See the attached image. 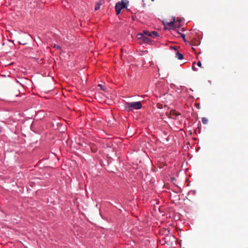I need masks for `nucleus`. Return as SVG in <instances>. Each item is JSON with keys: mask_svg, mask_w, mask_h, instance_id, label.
<instances>
[{"mask_svg": "<svg viewBox=\"0 0 248 248\" xmlns=\"http://www.w3.org/2000/svg\"><path fill=\"white\" fill-rule=\"evenodd\" d=\"M104 0H99L98 1L96 2L95 5L94 7V11H97L99 10L100 8V6L102 5L103 3Z\"/></svg>", "mask_w": 248, "mask_h": 248, "instance_id": "423d86ee", "label": "nucleus"}, {"mask_svg": "<svg viewBox=\"0 0 248 248\" xmlns=\"http://www.w3.org/2000/svg\"><path fill=\"white\" fill-rule=\"evenodd\" d=\"M19 44L20 45H26V43H22V42H19Z\"/></svg>", "mask_w": 248, "mask_h": 248, "instance_id": "f8f14e48", "label": "nucleus"}, {"mask_svg": "<svg viewBox=\"0 0 248 248\" xmlns=\"http://www.w3.org/2000/svg\"><path fill=\"white\" fill-rule=\"evenodd\" d=\"M178 22H179L178 28H180V26H181V25H180V22H181V20H180V19L177 20L176 21V22H175V23H176V24H177Z\"/></svg>", "mask_w": 248, "mask_h": 248, "instance_id": "1a4fd4ad", "label": "nucleus"}, {"mask_svg": "<svg viewBox=\"0 0 248 248\" xmlns=\"http://www.w3.org/2000/svg\"><path fill=\"white\" fill-rule=\"evenodd\" d=\"M192 49H193L194 51H195V48H194V47H192Z\"/></svg>", "mask_w": 248, "mask_h": 248, "instance_id": "dca6fc26", "label": "nucleus"}, {"mask_svg": "<svg viewBox=\"0 0 248 248\" xmlns=\"http://www.w3.org/2000/svg\"><path fill=\"white\" fill-rule=\"evenodd\" d=\"M137 37L143 43L151 45H154L153 42L158 41L161 39L158 33L156 31L150 32L143 31L141 33L137 34Z\"/></svg>", "mask_w": 248, "mask_h": 248, "instance_id": "f257e3e1", "label": "nucleus"}, {"mask_svg": "<svg viewBox=\"0 0 248 248\" xmlns=\"http://www.w3.org/2000/svg\"><path fill=\"white\" fill-rule=\"evenodd\" d=\"M54 47H56V46H58V45H54Z\"/></svg>", "mask_w": 248, "mask_h": 248, "instance_id": "2eb2a0df", "label": "nucleus"}, {"mask_svg": "<svg viewBox=\"0 0 248 248\" xmlns=\"http://www.w3.org/2000/svg\"><path fill=\"white\" fill-rule=\"evenodd\" d=\"M192 69H193V70H194V71H196V70H197L196 68L194 67V66H192Z\"/></svg>", "mask_w": 248, "mask_h": 248, "instance_id": "ddd939ff", "label": "nucleus"}, {"mask_svg": "<svg viewBox=\"0 0 248 248\" xmlns=\"http://www.w3.org/2000/svg\"><path fill=\"white\" fill-rule=\"evenodd\" d=\"M208 121V119L205 117H203V118H202V122L203 124H207Z\"/></svg>", "mask_w": 248, "mask_h": 248, "instance_id": "6e6552de", "label": "nucleus"}, {"mask_svg": "<svg viewBox=\"0 0 248 248\" xmlns=\"http://www.w3.org/2000/svg\"><path fill=\"white\" fill-rule=\"evenodd\" d=\"M57 48L59 50H61V47H57Z\"/></svg>", "mask_w": 248, "mask_h": 248, "instance_id": "4468645a", "label": "nucleus"}, {"mask_svg": "<svg viewBox=\"0 0 248 248\" xmlns=\"http://www.w3.org/2000/svg\"><path fill=\"white\" fill-rule=\"evenodd\" d=\"M197 65L200 67H202V63L200 61H199L197 63Z\"/></svg>", "mask_w": 248, "mask_h": 248, "instance_id": "9d476101", "label": "nucleus"}, {"mask_svg": "<svg viewBox=\"0 0 248 248\" xmlns=\"http://www.w3.org/2000/svg\"><path fill=\"white\" fill-rule=\"evenodd\" d=\"M170 115L175 116H179L180 115V113L178 112L173 109L170 111Z\"/></svg>", "mask_w": 248, "mask_h": 248, "instance_id": "0eeeda50", "label": "nucleus"}, {"mask_svg": "<svg viewBox=\"0 0 248 248\" xmlns=\"http://www.w3.org/2000/svg\"><path fill=\"white\" fill-rule=\"evenodd\" d=\"M141 107L142 105L140 102H126L125 104V108L129 109H131V108L139 109Z\"/></svg>", "mask_w": 248, "mask_h": 248, "instance_id": "7ed1b4c3", "label": "nucleus"}, {"mask_svg": "<svg viewBox=\"0 0 248 248\" xmlns=\"http://www.w3.org/2000/svg\"><path fill=\"white\" fill-rule=\"evenodd\" d=\"M98 86L100 87L101 89L102 90H105V88H104V86L101 85V84H99L98 85Z\"/></svg>", "mask_w": 248, "mask_h": 248, "instance_id": "9b49d317", "label": "nucleus"}, {"mask_svg": "<svg viewBox=\"0 0 248 248\" xmlns=\"http://www.w3.org/2000/svg\"><path fill=\"white\" fill-rule=\"evenodd\" d=\"M175 17H172V20L171 21L167 23V25L168 26V27H167L165 23L164 22H163L165 29V30H167V29H172V30L176 29L177 27H176V26L175 24Z\"/></svg>", "mask_w": 248, "mask_h": 248, "instance_id": "20e7f679", "label": "nucleus"}, {"mask_svg": "<svg viewBox=\"0 0 248 248\" xmlns=\"http://www.w3.org/2000/svg\"><path fill=\"white\" fill-rule=\"evenodd\" d=\"M173 49V50L175 51V58H177L178 60H182L184 58L183 55L179 51L177 50V49L176 48V47H171Z\"/></svg>", "mask_w": 248, "mask_h": 248, "instance_id": "39448f33", "label": "nucleus"}, {"mask_svg": "<svg viewBox=\"0 0 248 248\" xmlns=\"http://www.w3.org/2000/svg\"><path fill=\"white\" fill-rule=\"evenodd\" d=\"M128 4L127 0H121V1H119L116 3L115 5V10L116 11V15L118 16L122 9L127 8V6Z\"/></svg>", "mask_w": 248, "mask_h": 248, "instance_id": "f03ea898", "label": "nucleus"}]
</instances>
